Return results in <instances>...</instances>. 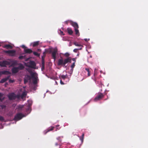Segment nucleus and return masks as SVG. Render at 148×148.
<instances>
[{
    "mask_svg": "<svg viewBox=\"0 0 148 148\" xmlns=\"http://www.w3.org/2000/svg\"><path fill=\"white\" fill-rule=\"evenodd\" d=\"M85 70L88 72V76H90V73L89 69L88 68H86Z\"/></svg>",
    "mask_w": 148,
    "mask_h": 148,
    "instance_id": "bb28decb",
    "label": "nucleus"
},
{
    "mask_svg": "<svg viewBox=\"0 0 148 148\" xmlns=\"http://www.w3.org/2000/svg\"><path fill=\"white\" fill-rule=\"evenodd\" d=\"M26 70L29 73H31V75L32 76V78L33 79V83L34 84H36L37 83V79L36 77L35 76V73H32L31 71L28 68L26 69Z\"/></svg>",
    "mask_w": 148,
    "mask_h": 148,
    "instance_id": "20e7f679",
    "label": "nucleus"
},
{
    "mask_svg": "<svg viewBox=\"0 0 148 148\" xmlns=\"http://www.w3.org/2000/svg\"><path fill=\"white\" fill-rule=\"evenodd\" d=\"M2 73L3 74L8 75V74H10V73L8 71H2Z\"/></svg>",
    "mask_w": 148,
    "mask_h": 148,
    "instance_id": "4be33fe9",
    "label": "nucleus"
},
{
    "mask_svg": "<svg viewBox=\"0 0 148 148\" xmlns=\"http://www.w3.org/2000/svg\"><path fill=\"white\" fill-rule=\"evenodd\" d=\"M25 56H20L18 58L20 60H22L23 59H24L25 58Z\"/></svg>",
    "mask_w": 148,
    "mask_h": 148,
    "instance_id": "c756f323",
    "label": "nucleus"
},
{
    "mask_svg": "<svg viewBox=\"0 0 148 148\" xmlns=\"http://www.w3.org/2000/svg\"><path fill=\"white\" fill-rule=\"evenodd\" d=\"M84 135V134L83 133L82 134V136H81L80 138V139L81 140V141L82 142H83V141Z\"/></svg>",
    "mask_w": 148,
    "mask_h": 148,
    "instance_id": "cd10ccee",
    "label": "nucleus"
},
{
    "mask_svg": "<svg viewBox=\"0 0 148 148\" xmlns=\"http://www.w3.org/2000/svg\"><path fill=\"white\" fill-rule=\"evenodd\" d=\"M24 116V115L21 113H18L15 116L14 119L15 120L18 121L21 119Z\"/></svg>",
    "mask_w": 148,
    "mask_h": 148,
    "instance_id": "39448f33",
    "label": "nucleus"
},
{
    "mask_svg": "<svg viewBox=\"0 0 148 148\" xmlns=\"http://www.w3.org/2000/svg\"><path fill=\"white\" fill-rule=\"evenodd\" d=\"M14 82V80H12L11 79H9V82L10 83H13Z\"/></svg>",
    "mask_w": 148,
    "mask_h": 148,
    "instance_id": "c9c22d12",
    "label": "nucleus"
},
{
    "mask_svg": "<svg viewBox=\"0 0 148 148\" xmlns=\"http://www.w3.org/2000/svg\"><path fill=\"white\" fill-rule=\"evenodd\" d=\"M33 54L35 56H36L38 57H39L40 56V54H38L36 52L34 51L33 52Z\"/></svg>",
    "mask_w": 148,
    "mask_h": 148,
    "instance_id": "c85d7f7f",
    "label": "nucleus"
},
{
    "mask_svg": "<svg viewBox=\"0 0 148 148\" xmlns=\"http://www.w3.org/2000/svg\"><path fill=\"white\" fill-rule=\"evenodd\" d=\"M67 31L68 33L70 35H71L73 33V31L70 28H68L67 29Z\"/></svg>",
    "mask_w": 148,
    "mask_h": 148,
    "instance_id": "f3484780",
    "label": "nucleus"
},
{
    "mask_svg": "<svg viewBox=\"0 0 148 148\" xmlns=\"http://www.w3.org/2000/svg\"><path fill=\"white\" fill-rule=\"evenodd\" d=\"M1 46V45H0V46Z\"/></svg>",
    "mask_w": 148,
    "mask_h": 148,
    "instance_id": "5fc2aeb1",
    "label": "nucleus"
},
{
    "mask_svg": "<svg viewBox=\"0 0 148 148\" xmlns=\"http://www.w3.org/2000/svg\"><path fill=\"white\" fill-rule=\"evenodd\" d=\"M63 138V136H59L57 138V139L59 141L58 142L60 143L61 141L62 140L61 139V138Z\"/></svg>",
    "mask_w": 148,
    "mask_h": 148,
    "instance_id": "a878e982",
    "label": "nucleus"
},
{
    "mask_svg": "<svg viewBox=\"0 0 148 148\" xmlns=\"http://www.w3.org/2000/svg\"><path fill=\"white\" fill-rule=\"evenodd\" d=\"M79 56V54H78L77 55V56Z\"/></svg>",
    "mask_w": 148,
    "mask_h": 148,
    "instance_id": "603ef678",
    "label": "nucleus"
},
{
    "mask_svg": "<svg viewBox=\"0 0 148 148\" xmlns=\"http://www.w3.org/2000/svg\"><path fill=\"white\" fill-rule=\"evenodd\" d=\"M10 77V75L2 79L0 81V83H3L8 80Z\"/></svg>",
    "mask_w": 148,
    "mask_h": 148,
    "instance_id": "f8f14e48",
    "label": "nucleus"
},
{
    "mask_svg": "<svg viewBox=\"0 0 148 148\" xmlns=\"http://www.w3.org/2000/svg\"><path fill=\"white\" fill-rule=\"evenodd\" d=\"M73 44L75 46H78V47H83V46L81 44H79L78 42H73Z\"/></svg>",
    "mask_w": 148,
    "mask_h": 148,
    "instance_id": "6ab92c4d",
    "label": "nucleus"
},
{
    "mask_svg": "<svg viewBox=\"0 0 148 148\" xmlns=\"http://www.w3.org/2000/svg\"><path fill=\"white\" fill-rule=\"evenodd\" d=\"M0 65L1 67H5V64L3 63V61L1 63H0Z\"/></svg>",
    "mask_w": 148,
    "mask_h": 148,
    "instance_id": "72a5a7b5",
    "label": "nucleus"
},
{
    "mask_svg": "<svg viewBox=\"0 0 148 148\" xmlns=\"http://www.w3.org/2000/svg\"><path fill=\"white\" fill-rule=\"evenodd\" d=\"M39 41H36L33 43V47H35L38 46L39 45Z\"/></svg>",
    "mask_w": 148,
    "mask_h": 148,
    "instance_id": "aec40b11",
    "label": "nucleus"
},
{
    "mask_svg": "<svg viewBox=\"0 0 148 148\" xmlns=\"http://www.w3.org/2000/svg\"><path fill=\"white\" fill-rule=\"evenodd\" d=\"M17 67L18 68V70H21L23 69L24 68V67L23 64H19V66Z\"/></svg>",
    "mask_w": 148,
    "mask_h": 148,
    "instance_id": "2eb2a0df",
    "label": "nucleus"
},
{
    "mask_svg": "<svg viewBox=\"0 0 148 148\" xmlns=\"http://www.w3.org/2000/svg\"><path fill=\"white\" fill-rule=\"evenodd\" d=\"M25 65L26 66L32 68H34L36 66L35 62L33 61H31L27 63H25Z\"/></svg>",
    "mask_w": 148,
    "mask_h": 148,
    "instance_id": "f03ea898",
    "label": "nucleus"
},
{
    "mask_svg": "<svg viewBox=\"0 0 148 148\" xmlns=\"http://www.w3.org/2000/svg\"><path fill=\"white\" fill-rule=\"evenodd\" d=\"M3 95V94L1 93H0V101H2L4 99V98H2Z\"/></svg>",
    "mask_w": 148,
    "mask_h": 148,
    "instance_id": "7c9ffc66",
    "label": "nucleus"
},
{
    "mask_svg": "<svg viewBox=\"0 0 148 148\" xmlns=\"http://www.w3.org/2000/svg\"><path fill=\"white\" fill-rule=\"evenodd\" d=\"M51 51H50V53H51Z\"/></svg>",
    "mask_w": 148,
    "mask_h": 148,
    "instance_id": "864d4df0",
    "label": "nucleus"
},
{
    "mask_svg": "<svg viewBox=\"0 0 148 148\" xmlns=\"http://www.w3.org/2000/svg\"><path fill=\"white\" fill-rule=\"evenodd\" d=\"M84 40H85V41L87 42V41H88L90 40V39H89L85 38Z\"/></svg>",
    "mask_w": 148,
    "mask_h": 148,
    "instance_id": "79ce46f5",
    "label": "nucleus"
},
{
    "mask_svg": "<svg viewBox=\"0 0 148 148\" xmlns=\"http://www.w3.org/2000/svg\"><path fill=\"white\" fill-rule=\"evenodd\" d=\"M64 55L67 58L64 59V60L62 58L59 59L58 62V65L64 66L68 63L71 62V57H69L70 55V54L68 53L67 52L65 53Z\"/></svg>",
    "mask_w": 148,
    "mask_h": 148,
    "instance_id": "f257e3e1",
    "label": "nucleus"
},
{
    "mask_svg": "<svg viewBox=\"0 0 148 148\" xmlns=\"http://www.w3.org/2000/svg\"><path fill=\"white\" fill-rule=\"evenodd\" d=\"M60 144V143H55V145L56 146H57L58 145H59Z\"/></svg>",
    "mask_w": 148,
    "mask_h": 148,
    "instance_id": "c03bdc74",
    "label": "nucleus"
},
{
    "mask_svg": "<svg viewBox=\"0 0 148 148\" xmlns=\"http://www.w3.org/2000/svg\"><path fill=\"white\" fill-rule=\"evenodd\" d=\"M24 51L25 53H30L33 52L32 50L29 49H25Z\"/></svg>",
    "mask_w": 148,
    "mask_h": 148,
    "instance_id": "4468645a",
    "label": "nucleus"
},
{
    "mask_svg": "<svg viewBox=\"0 0 148 148\" xmlns=\"http://www.w3.org/2000/svg\"><path fill=\"white\" fill-rule=\"evenodd\" d=\"M31 79V76L28 75L25 76V78L24 79V82L25 84L27 83L29 80H30Z\"/></svg>",
    "mask_w": 148,
    "mask_h": 148,
    "instance_id": "6e6552de",
    "label": "nucleus"
},
{
    "mask_svg": "<svg viewBox=\"0 0 148 148\" xmlns=\"http://www.w3.org/2000/svg\"><path fill=\"white\" fill-rule=\"evenodd\" d=\"M78 49V50H81L82 49V47H81V48H80L79 49Z\"/></svg>",
    "mask_w": 148,
    "mask_h": 148,
    "instance_id": "8fccbe9b",
    "label": "nucleus"
},
{
    "mask_svg": "<svg viewBox=\"0 0 148 148\" xmlns=\"http://www.w3.org/2000/svg\"><path fill=\"white\" fill-rule=\"evenodd\" d=\"M54 128L55 127H50L49 128V129L45 133V134L47 133V132L49 131L53 130Z\"/></svg>",
    "mask_w": 148,
    "mask_h": 148,
    "instance_id": "412c9836",
    "label": "nucleus"
},
{
    "mask_svg": "<svg viewBox=\"0 0 148 148\" xmlns=\"http://www.w3.org/2000/svg\"><path fill=\"white\" fill-rule=\"evenodd\" d=\"M3 61V63L5 64V66H6L7 65H9L10 64V63L8 61Z\"/></svg>",
    "mask_w": 148,
    "mask_h": 148,
    "instance_id": "393cba45",
    "label": "nucleus"
},
{
    "mask_svg": "<svg viewBox=\"0 0 148 148\" xmlns=\"http://www.w3.org/2000/svg\"><path fill=\"white\" fill-rule=\"evenodd\" d=\"M4 47H5L7 49H11L13 47L12 46L10 45H9V44L5 45V46Z\"/></svg>",
    "mask_w": 148,
    "mask_h": 148,
    "instance_id": "a211bd4d",
    "label": "nucleus"
},
{
    "mask_svg": "<svg viewBox=\"0 0 148 148\" xmlns=\"http://www.w3.org/2000/svg\"><path fill=\"white\" fill-rule=\"evenodd\" d=\"M75 34L77 35H78V36L79 35V31L78 29V28L75 29Z\"/></svg>",
    "mask_w": 148,
    "mask_h": 148,
    "instance_id": "5701e85b",
    "label": "nucleus"
},
{
    "mask_svg": "<svg viewBox=\"0 0 148 148\" xmlns=\"http://www.w3.org/2000/svg\"><path fill=\"white\" fill-rule=\"evenodd\" d=\"M16 51L14 50L5 51V52L11 55L12 56H14L15 53Z\"/></svg>",
    "mask_w": 148,
    "mask_h": 148,
    "instance_id": "1a4fd4ad",
    "label": "nucleus"
},
{
    "mask_svg": "<svg viewBox=\"0 0 148 148\" xmlns=\"http://www.w3.org/2000/svg\"><path fill=\"white\" fill-rule=\"evenodd\" d=\"M60 126L59 125H57L56 126V129L58 130L60 129V128H58V127Z\"/></svg>",
    "mask_w": 148,
    "mask_h": 148,
    "instance_id": "a19ab883",
    "label": "nucleus"
},
{
    "mask_svg": "<svg viewBox=\"0 0 148 148\" xmlns=\"http://www.w3.org/2000/svg\"><path fill=\"white\" fill-rule=\"evenodd\" d=\"M21 47L23 48H24V49H25L26 48V47H25V46L24 45H22L21 46Z\"/></svg>",
    "mask_w": 148,
    "mask_h": 148,
    "instance_id": "a18cd8bd",
    "label": "nucleus"
},
{
    "mask_svg": "<svg viewBox=\"0 0 148 148\" xmlns=\"http://www.w3.org/2000/svg\"><path fill=\"white\" fill-rule=\"evenodd\" d=\"M28 59H29V58H27V59H26V60H25V61H26V62L28 60Z\"/></svg>",
    "mask_w": 148,
    "mask_h": 148,
    "instance_id": "3c124183",
    "label": "nucleus"
},
{
    "mask_svg": "<svg viewBox=\"0 0 148 148\" xmlns=\"http://www.w3.org/2000/svg\"><path fill=\"white\" fill-rule=\"evenodd\" d=\"M37 51H38L40 52V51H41V50L40 49H37Z\"/></svg>",
    "mask_w": 148,
    "mask_h": 148,
    "instance_id": "09e8293b",
    "label": "nucleus"
},
{
    "mask_svg": "<svg viewBox=\"0 0 148 148\" xmlns=\"http://www.w3.org/2000/svg\"><path fill=\"white\" fill-rule=\"evenodd\" d=\"M19 70L17 67H15L12 69V72L13 73H16Z\"/></svg>",
    "mask_w": 148,
    "mask_h": 148,
    "instance_id": "ddd939ff",
    "label": "nucleus"
},
{
    "mask_svg": "<svg viewBox=\"0 0 148 148\" xmlns=\"http://www.w3.org/2000/svg\"><path fill=\"white\" fill-rule=\"evenodd\" d=\"M58 53V49L56 48L53 49V51L52 52V56L55 60L56 58V54Z\"/></svg>",
    "mask_w": 148,
    "mask_h": 148,
    "instance_id": "423d86ee",
    "label": "nucleus"
},
{
    "mask_svg": "<svg viewBox=\"0 0 148 148\" xmlns=\"http://www.w3.org/2000/svg\"><path fill=\"white\" fill-rule=\"evenodd\" d=\"M27 95V93L25 91H24L22 93L21 97V98L23 99L24 97H25Z\"/></svg>",
    "mask_w": 148,
    "mask_h": 148,
    "instance_id": "dca6fc26",
    "label": "nucleus"
},
{
    "mask_svg": "<svg viewBox=\"0 0 148 148\" xmlns=\"http://www.w3.org/2000/svg\"><path fill=\"white\" fill-rule=\"evenodd\" d=\"M60 84H64V83H63V82H62V80L61 79L60 80Z\"/></svg>",
    "mask_w": 148,
    "mask_h": 148,
    "instance_id": "de8ad7c7",
    "label": "nucleus"
},
{
    "mask_svg": "<svg viewBox=\"0 0 148 148\" xmlns=\"http://www.w3.org/2000/svg\"><path fill=\"white\" fill-rule=\"evenodd\" d=\"M70 24L71 25L73 26L74 29L78 28L79 26L77 23L76 22H74L72 21H70Z\"/></svg>",
    "mask_w": 148,
    "mask_h": 148,
    "instance_id": "9d476101",
    "label": "nucleus"
},
{
    "mask_svg": "<svg viewBox=\"0 0 148 148\" xmlns=\"http://www.w3.org/2000/svg\"><path fill=\"white\" fill-rule=\"evenodd\" d=\"M78 50V49H75L73 50V51L75 53H77Z\"/></svg>",
    "mask_w": 148,
    "mask_h": 148,
    "instance_id": "ea45409f",
    "label": "nucleus"
},
{
    "mask_svg": "<svg viewBox=\"0 0 148 148\" xmlns=\"http://www.w3.org/2000/svg\"><path fill=\"white\" fill-rule=\"evenodd\" d=\"M23 107V105H19L18 106V109L19 110L21 109Z\"/></svg>",
    "mask_w": 148,
    "mask_h": 148,
    "instance_id": "2f4dec72",
    "label": "nucleus"
},
{
    "mask_svg": "<svg viewBox=\"0 0 148 148\" xmlns=\"http://www.w3.org/2000/svg\"><path fill=\"white\" fill-rule=\"evenodd\" d=\"M15 97H16V98H17L18 99H19L20 97V96L19 95H16L15 94Z\"/></svg>",
    "mask_w": 148,
    "mask_h": 148,
    "instance_id": "58836bf2",
    "label": "nucleus"
},
{
    "mask_svg": "<svg viewBox=\"0 0 148 148\" xmlns=\"http://www.w3.org/2000/svg\"><path fill=\"white\" fill-rule=\"evenodd\" d=\"M70 21L69 20H68V21H65V22H64V23L65 24H66V25H67L68 23L69 22H70V21Z\"/></svg>",
    "mask_w": 148,
    "mask_h": 148,
    "instance_id": "e433bc0d",
    "label": "nucleus"
},
{
    "mask_svg": "<svg viewBox=\"0 0 148 148\" xmlns=\"http://www.w3.org/2000/svg\"><path fill=\"white\" fill-rule=\"evenodd\" d=\"M46 51H44V52H43V56H42L43 57V58H44H44H45V56H46Z\"/></svg>",
    "mask_w": 148,
    "mask_h": 148,
    "instance_id": "4c0bfd02",
    "label": "nucleus"
},
{
    "mask_svg": "<svg viewBox=\"0 0 148 148\" xmlns=\"http://www.w3.org/2000/svg\"><path fill=\"white\" fill-rule=\"evenodd\" d=\"M8 97L10 100H14L16 99L15 94L13 92L9 94Z\"/></svg>",
    "mask_w": 148,
    "mask_h": 148,
    "instance_id": "0eeeda50",
    "label": "nucleus"
},
{
    "mask_svg": "<svg viewBox=\"0 0 148 148\" xmlns=\"http://www.w3.org/2000/svg\"><path fill=\"white\" fill-rule=\"evenodd\" d=\"M67 77V75H62L61 76V77H60V78H61L62 79L64 80Z\"/></svg>",
    "mask_w": 148,
    "mask_h": 148,
    "instance_id": "b1692460",
    "label": "nucleus"
},
{
    "mask_svg": "<svg viewBox=\"0 0 148 148\" xmlns=\"http://www.w3.org/2000/svg\"><path fill=\"white\" fill-rule=\"evenodd\" d=\"M104 95L102 93H99L94 99L95 101L100 100L103 98Z\"/></svg>",
    "mask_w": 148,
    "mask_h": 148,
    "instance_id": "7ed1b4c3",
    "label": "nucleus"
},
{
    "mask_svg": "<svg viewBox=\"0 0 148 148\" xmlns=\"http://www.w3.org/2000/svg\"><path fill=\"white\" fill-rule=\"evenodd\" d=\"M4 119L3 117L0 116V121H4Z\"/></svg>",
    "mask_w": 148,
    "mask_h": 148,
    "instance_id": "473e14b6",
    "label": "nucleus"
},
{
    "mask_svg": "<svg viewBox=\"0 0 148 148\" xmlns=\"http://www.w3.org/2000/svg\"><path fill=\"white\" fill-rule=\"evenodd\" d=\"M71 60H73V61H74V62H76V58H73L72 59L71 58Z\"/></svg>",
    "mask_w": 148,
    "mask_h": 148,
    "instance_id": "37998d69",
    "label": "nucleus"
},
{
    "mask_svg": "<svg viewBox=\"0 0 148 148\" xmlns=\"http://www.w3.org/2000/svg\"><path fill=\"white\" fill-rule=\"evenodd\" d=\"M45 69V61L43 56L42 57L41 70L43 71Z\"/></svg>",
    "mask_w": 148,
    "mask_h": 148,
    "instance_id": "9b49d317",
    "label": "nucleus"
},
{
    "mask_svg": "<svg viewBox=\"0 0 148 148\" xmlns=\"http://www.w3.org/2000/svg\"><path fill=\"white\" fill-rule=\"evenodd\" d=\"M60 34L62 35H64V34L63 32L62 31H60Z\"/></svg>",
    "mask_w": 148,
    "mask_h": 148,
    "instance_id": "49530a36",
    "label": "nucleus"
},
{
    "mask_svg": "<svg viewBox=\"0 0 148 148\" xmlns=\"http://www.w3.org/2000/svg\"><path fill=\"white\" fill-rule=\"evenodd\" d=\"M75 62H74L72 64L71 66V67L73 69V68L74 67H75Z\"/></svg>",
    "mask_w": 148,
    "mask_h": 148,
    "instance_id": "f704fd0d",
    "label": "nucleus"
}]
</instances>
